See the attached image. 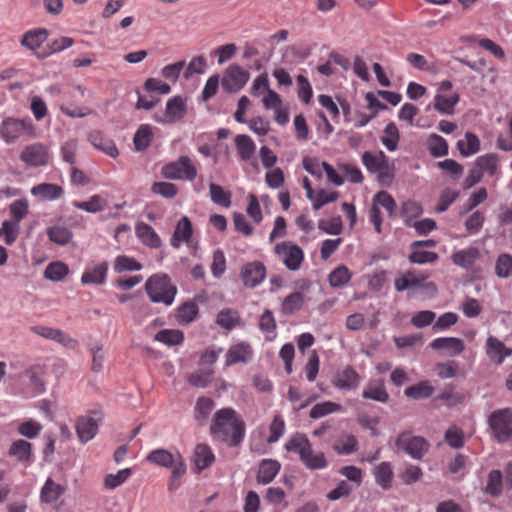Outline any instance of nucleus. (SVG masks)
Segmentation results:
<instances>
[{
  "label": "nucleus",
  "instance_id": "1",
  "mask_svg": "<svg viewBox=\"0 0 512 512\" xmlns=\"http://www.w3.org/2000/svg\"><path fill=\"white\" fill-rule=\"evenodd\" d=\"M209 430L214 439L226 443L229 447L240 445L245 437L244 421L229 407L215 412Z\"/></svg>",
  "mask_w": 512,
  "mask_h": 512
},
{
  "label": "nucleus",
  "instance_id": "2",
  "mask_svg": "<svg viewBox=\"0 0 512 512\" xmlns=\"http://www.w3.org/2000/svg\"><path fill=\"white\" fill-rule=\"evenodd\" d=\"M288 452L297 454L303 465L309 470H322L328 466L323 452L314 453L312 444L305 434L296 433L285 443Z\"/></svg>",
  "mask_w": 512,
  "mask_h": 512
},
{
  "label": "nucleus",
  "instance_id": "3",
  "mask_svg": "<svg viewBox=\"0 0 512 512\" xmlns=\"http://www.w3.org/2000/svg\"><path fill=\"white\" fill-rule=\"evenodd\" d=\"M145 291L151 302L170 306L175 300L177 287L167 274H154L147 279Z\"/></svg>",
  "mask_w": 512,
  "mask_h": 512
},
{
  "label": "nucleus",
  "instance_id": "4",
  "mask_svg": "<svg viewBox=\"0 0 512 512\" xmlns=\"http://www.w3.org/2000/svg\"><path fill=\"white\" fill-rule=\"evenodd\" d=\"M36 136L35 126L30 117L14 118L7 117L0 124V137L7 143H13L19 138Z\"/></svg>",
  "mask_w": 512,
  "mask_h": 512
},
{
  "label": "nucleus",
  "instance_id": "5",
  "mask_svg": "<svg viewBox=\"0 0 512 512\" xmlns=\"http://www.w3.org/2000/svg\"><path fill=\"white\" fill-rule=\"evenodd\" d=\"M361 160L369 173L377 174L381 184L391 183L394 178V168L390 166L389 159L383 151L377 153L366 151L362 154Z\"/></svg>",
  "mask_w": 512,
  "mask_h": 512
},
{
  "label": "nucleus",
  "instance_id": "6",
  "mask_svg": "<svg viewBox=\"0 0 512 512\" xmlns=\"http://www.w3.org/2000/svg\"><path fill=\"white\" fill-rule=\"evenodd\" d=\"M395 446L414 460H421L430 449L426 438L413 435L409 431H403L397 436Z\"/></svg>",
  "mask_w": 512,
  "mask_h": 512
},
{
  "label": "nucleus",
  "instance_id": "7",
  "mask_svg": "<svg viewBox=\"0 0 512 512\" xmlns=\"http://www.w3.org/2000/svg\"><path fill=\"white\" fill-rule=\"evenodd\" d=\"M488 425L497 442H507L512 438V409L502 408L493 411L488 417Z\"/></svg>",
  "mask_w": 512,
  "mask_h": 512
},
{
  "label": "nucleus",
  "instance_id": "8",
  "mask_svg": "<svg viewBox=\"0 0 512 512\" xmlns=\"http://www.w3.org/2000/svg\"><path fill=\"white\" fill-rule=\"evenodd\" d=\"M161 173L166 179L194 181L198 171L192 159L183 155L164 165Z\"/></svg>",
  "mask_w": 512,
  "mask_h": 512
},
{
  "label": "nucleus",
  "instance_id": "9",
  "mask_svg": "<svg viewBox=\"0 0 512 512\" xmlns=\"http://www.w3.org/2000/svg\"><path fill=\"white\" fill-rule=\"evenodd\" d=\"M274 253L289 271L299 270L305 259L303 249L291 241L277 243Z\"/></svg>",
  "mask_w": 512,
  "mask_h": 512
},
{
  "label": "nucleus",
  "instance_id": "10",
  "mask_svg": "<svg viewBox=\"0 0 512 512\" xmlns=\"http://www.w3.org/2000/svg\"><path fill=\"white\" fill-rule=\"evenodd\" d=\"M250 74L237 64L229 65L221 79V86L227 93L240 91L249 81Z\"/></svg>",
  "mask_w": 512,
  "mask_h": 512
},
{
  "label": "nucleus",
  "instance_id": "11",
  "mask_svg": "<svg viewBox=\"0 0 512 512\" xmlns=\"http://www.w3.org/2000/svg\"><path fill=\"white\" fill-rule=\"evenodd\" d=\"M19 158L28 167L37 168L46 166L50 162L51 155L46 145L37 142L25 146Z\"/></svg>",
  "mask_w": 512,
  "mask_h": 512
},
{
  "label": "nucleus",
  "instance_id": "12",
  "mask_svg": "<svg viewBox=\"0 0 512 512\" xmlns=\"http://www.w3.org/2000/svg\"><path fill=\"white\" fill-rule=\"evenodd\" d=\"M266 266L261 261H251L244 264L239 273V277L246 288L258 287L266 278Z\"/></svg>",
  "mask_w": 512,
  "mask_h": 512
},
{
  "label": "nucleus",
  "instance_id": "13",
  "mask_svg": "<svg viewBox=\"0 0 512 512\" xmlns=\"http://www.w3.org/2000/svg\"><path fill=\"white\" fill-rule=\"evenodd\" d=\"M360 383L361 376L350 365L345 366L342 370L337 371L332 380L333 386L342 391L356 390Z\"/></svg>",
  "mask_w": 512,
  "mask_h": 512
},
{
  "label": "nucleus",
  "instance_id": "14",
  "mask_svg": "<svg viewBox=\"0 0 512 512\" xmlns=\"http://www.w3.org/2000/svg\"><path fill=\"white\" fill-rule=\"evenodd\" d=\"M101 421V416L92 417L90 415L80 416L76 420V433L81 443L85 444L96 436Z\"/></svg>",
  "mask_w": 512,
  "mask_h": 512
},
{
  "label": "nucleus",
  "instance_id": "15",
  "mask_svg": "<svg viewBox=\"0 0 512 512\" xmlns=\"http://www.w3.org/2000/svg\"><path fill=\"white\" fill-rule=\"evenodd\" d=\"M186 103L181 96H174L166 103L165 114L163 118H155L159 123L170 124L180 121L186 114Z\"/></svg>",
  "mask_w": 512,
  "mask_h": 512
},
{
  "label": "nucleus",
  "instance_id": "16",
  "mask_svg": "<svg viewBox=\"0 0 512 512\" xmlns=\"http://www.w3.org/2000/svg\"><path fill=\"white\" fill-rule=\"evenodd\" d=\"M108 269L107 261L87 266L81 276V283L84 285H103L106 282Z\"/></svg>",
  "mask_w": 512,
  "mask_h": 512
},
{
  "label": "nucleus",
  "instance_id": "17",
  "mask_svg": "<svg viewBox=\"0 0 512 512\" xmlns=\"http://www.w3.org/2000/svg\"><path fill=\"white\" fill-rule=\"evenodd\" d=\"M486 354L492 362L500 365L506 357L512 355V349L506 347L498 338L489 336L486 341Z\"/></svg>",
  "mask_w": 512,
  "mask_h": 512
},
{
  "label": "nucleus",
  "instance_id": "18",
  "mask_svg": "<svg viewBox=\"0 0 512 512\" xmlns=\"http://www.w3.org/2000/svg\"><path fill=\"white\" fill-rule=\"evenodd\" d=\"M8 456L27 467L33 462L32 444L23 439L15 440L10 445Z\"/></svg>",
  "mask_w": 512,
  "mask_h": 512
},
{
  "label": "nucleus",
  "instance_id": "19",
  "mask_svg": "<svg viewBox=\"0 0 512 512\" xmlns=\"http://www.w3.org/2000/svg\"><path fill=\"white\" fill-rule=\"evenodd\" d=\"M253 355V349L248 342H240L229 348L226 353V365L247 363Z\"/></svg>",
  "mask_w": 512,
  "mask_h": 512
},
{
  "label": "nucleus",
  "instance_id": "20",
  "mask_svg": "<svg viewBox=\"0 0 512 512\" xmlns=\"http://www.w3.org/2000/svg\"><path fill=\"white\" fill-rule=\"evenodd\" d=\"M361 396L364 399L380 403H387L390 399L389 393L387 392L385 383L382 379L369 381L363 389Z\"/></svg>",
  "mask_w": 512,
  "mask_h": 512
},
{
  "label": "nucleus",
  "instance_id": "21",
  "mask_svg": "<svg viewBox=\"0 0 512 512\" xmlns=\"http://www.w3.org/2000/svg\"><path fill=\"white\" fill-rule=\"evenodd\" d=\"M427 278V274L409 270L395 279L394 287L397 292H403L412 288L419 289L422 285V281L427 280Z\"/></svg>",
  "mask_w": 512,
  "mask_h": 512
},
{
  "label": "nucleus",
  "instance_id": "22",
  "mask_svg": "<svg viewBox=\"0 0 512 512\" xmlns=\"http://www.w3.org/2000/svg\"><path fill=\"white\" fill-rule=\"evenodd\" d=\"M281 469V464L275 459H262L259 463L256 480L259 484L271 483Z\"/></svg>",
  "mask_w": 512,
  "mask_h": 512
},
{
  "label": "nucleus",
  "instance_id": "23",
  "mask_svg": "<svg viewBox=\"0 0 512 512\" xmlns=\"http://www.w3.org/2000/svg\"><path fill=\"white\" fill-rule=\"evenodd\" d=\"M192 462L197 472L210 467L215 462V455L208 444H197L193 456Z\"/></svg>",
  "mask_w": 512,
  "mask_h": 512
},
{
  "label": "nucleus",
  "instance_id": "24",
  "mask_svg": "<svg viewBox=\"0 0 512 512\" xmlns=\"http://www.w3.org/2000/svg\"><path fill=\"white\" fill-rule=\"evenodd\" d=\"M429 346L433 350H445L450 356H457L465 349L463 340L456 337H439L434 339Z\"/></svg>",
  "mask_w": 512,
  "mask_h": 512
},
{
  "label": "nucleus",
  "instance_id": "25",
  "mask_svg": "<svg viewBox=\"0 0 512 512\" xmlns=\"http://www.w3.org/2000/svg\"><path fill=\"white\" fill-rule=\"evenodd\" d=\"M31 194L42 201H53L64 195L63 188L54 183H40L31 189Z\"/></svg>",
  "mask_w": 512,
  "mask_h": 512
},
{
  "label": "nucleus",
  "instance_id": "26",
  "mask_svg": "<svg viewBox=\"0 0 512 512\" xmlns=\"http://www.w3.org/2000/svg\"><path fill=\"white\" fill-rule=\"evenodd\" d=\"M49 32L46 28H34L26 31L20 40L23 47L36 51L48 39Z\"/></svg>",
  "mask_w": 512,
  "mask_h": 512
},
{
  "label": "nucleus",
  "instance_id": "27",
  "mask_svg": "<svg viewBox=\"0 0 512 512\" xmlns=\"http://www.w3.org/2000/svg\"><path fill=\"white\" fill-rule=\"evenodd\" d=\"M90 143L98 150L104 152L112 158L119 155V151L113 140L105 137L100 131H92L89 134Z\"/></svg>",
  "mask_w": 512,
  "mask_h": 512
},
{
  "label": "nucleus",
  "instance_id": "28",
  "mask_svg": "<svg viewBox=\"0 0 512 512\" xmlns=\"http://www.w3.org/2000/svg\"><path fill=\"white\" fill-rule=\"evenodd\" d=\"M135 233L139 240L151 248H159L162 244L152 226L144 222H138L135 226Z\"/></svg>",
  "mask_w": 512,
  "mask_h": 512
},
{
  "label": "nucleus",
  "instance_id": "29",
  "mask_svg": "<svg viewBox=\"0 0 512 512\" xmlns=\"http://www.w3.org/2000/svg\"><path fill=\"white\" fill-rule=\"evenodd\" d=\"M479 256L480 252L478 248L468 247L467 249L454 252L451 256V260L455 265L469 270L473 267Z\"/></svg>",
  "mask_w": 512,
  "mask_h": 512
},
{
  "label": "nucleus",
  "instance_id": "30",
  "mask_svg": "<svg viewBox=\"0 0 512 512\" xmlns=\"http://www.w3.org/2000/svg\"><path fill=\"white\" fill-rule=\"evenodd\" d=\"M65 487L56 483L52 478H47L40 491V499L44 503L57 501L64 493Z\"/></svg>",
  "mask_w": 512,
  "mask_h": 512
},
{
  "label": "nucleus",
  "instance_id": "31",
  "mask_svg": "<svg viewBox=\"0 0 512 512\" xmlns=\"http://www.w3.org/2000/svg\"><path fill=\"white\" fill-rule=\"evenodd\" d=\"M193 233L191 220L187 216H183L180 221L177 223L172 239L171 245L173 247H179L180 242H188Z\"/></svg>",
  "mask_w": 512,
  "mask_h": 512
},
{
  "label": "nucleus",
  "instance_id": "32",
  "mask_svg": "<svg viewBox=\"0 0 512 512\" xmlns=\"http://www.w3.org/2000/svg\"><path fill=\"white\" fill-rule=\"evenodd\" d=\"M375 482L383 489L389 490L392 487L394 473L390 462H381L373 471Z\"/></svg>",
  "mask_w": 512,
  "mask_h": 512
},
{
  "label": "nucleus",
  "instance_id": "33",
  "mask_svg": "<svg viewBox=\"0 0 512 512\" xmlns=\"http://www.w3.org/2000/svg\"><path fill=\"white\" fill-rule=\"evenodd\" d=\"M456 146L461 156L469 157L479 152L480 140L475 133L466 132L465 138L458 140Z\"/></svg>",
  "mask_w": 512,
  "mask_h": 512
},
{
  "label": "nucleus",
  "instance_id": "34",
  "mask_svg": "<svg viewBox=\"0 0 512 512\" xmlns=\"http://www.w3.org/2000/svg\"><path fill=\"white\" fill-rule=\"evenodd\" d=\"M154 341L172 347L184 342V333L179 329H162L154 335Z\"/></svg>",
  "mask_w": 512,
  "mask_h": 512
},
{
  "label": "nucleus",
  "instance_id": "35",
  "mask_svg": "<svg viewBox=\"0 0 512 512\" xmlns=\"http://www.w3.org/2000/svg\"><path fill=\"white\" fill-rule=\"evenodd\" d=\"M235 146L241 160L248 161L255 153L256 145L252 138L246 134L235 137Z\"/></svg>",
  "mask_w": 512,
  "mask_h": 512
},
{
  "label": "nucleus",
  "instance_id": "36",
  "mask_svg": "<svg viewBox=\"0 0 512 512\" xmlns=\"http://www.w3.org/2000/svg\"><path fill=\"white\" fill-rule=\"evenodd\" d=\"M459 99L460 96L457 93H454L450 97L437 93L434 97V108L441 114L452 115Z\"/></svg>",
  "mask_w": 512,
  "mask_h": 512
},
{
  "label": "nucleus",
  "instance_id": "37",
  "mask_svg": "<svg viewBox=\"0 0 512 512\" xmlns=\"http://www.w3.org/2000/svg\"><path fill=\"white\" fill-rule=\"evenodd\" d=\"M433 392L434 387L428 381H420L404 390L405 396L414 400L427 399Z\"/></svg>",
  "mask_w": 512,
  "mask_h": 512
},
{
  "label": "nucleus",
  "instance_id": "38",
  "mask_svg": "<svg viewBox=\"0 0 512 512\" xmlns=\"http://www.w3.org/2000/svg\"><path fill=\"white\" fill-rule=\"evenodd\" d=\"M198 312L199 309L195 302H184L176 310V320L179 324H189L195 320Z\"/></svg>",
  "mask_w": 512,
  "mask_h": 512
},
{
  "label": "nucleus",
  "instance_id": "39",
  "mask_svg": "<svg viewBox=\"0 0 512 512\" xmlns=\"http://www.w3.org/2000/svg\"><path fill=\"white\" fill-rule=\"evenodd\" d=\"M427 149L431 156L438 158L448 154L449 146L446 139L433 133L427 139Z\"/></svg>",
  "mask_w": 512,
  "mask_h": 512
},
{
  "label": "nucleus",
  "instance_id": "40",
  "mask_svg": "<svg viewBox=\"0 0 512 512\" xmlns=\"http://www.w3.org/2000/svg\"><path fill=\"white\" fill-rule=\"evenodd\" d=\"M73 44V38L66 36L59 37L57 39L52 40L43 52L37 54V57L41 59L47 58L52 54H56L70 48L71 46H73Z\"/></svg>",
  "mask_w": 512,
  "mask_h": 512
},
{
  "label": "nucleus",
  "instance_id": "41",
  "mask_svg": "<svg viewBox=\"0 0 512 512\" xmlns=\"http://www.w3.org/2000/svg\"><path fill=\"white\" fill-rule=\"evenodd\" d=\"M305 302L302 292H293L287 295L282 302L281 311L284 315H291L299 311Z\"/></svg>",
  "mask_w": 512,
  "mask_h": 512
},
{
  "label": "nucleus",
  "instance_id": "42",
  "mask_svg": "<svg viewBox=\"0 0 512 512\" xmlns=\"http://www.w3.org/2000/svg\"><path fill=\"white\" fill-rule=\"evenodd\" d=\"M358 440L354 435L346 434L341 436L333 445V449L340 455H350L358 451Z\"/></svg>",
  "mask_w": 512,
  "mask_h": 512
},
{
  "label": "nucleus",
  "instance_id": "43",
  "mask_svg": "<svg viewBox=\"0 0 512 512\" xmlns=\"http://www.w3.org/2000/svg\"><path fill=\"white\" fill-rule=\"evenodd\" d=\"M146 460L157 466L171 468L176 461V456L166 449H155L147 455Z\"/></svg>",
  "mask_w": 512,
  "mask_h": 512
},
{
  "label": "nucleus",
  "instance_id": "44",
  "mask_svg": "<svg viewBox=\"0 0 512 512\" xmlns=\"http://www.w3.org/2000/svg\"><path fill=\"white\" fill-rule=\"evenodd\" d=\"M503 491V475L500 470H491L487 477L485 492L492 497H499Z\"/></svg>",
  "mask_w": 512,
  "mask_h": 512
},
{
  "label": "nucleus",
  "instance_id": "45",
  "mask_svg": "<svg viewBox=\"0 0 512 512\" xmlns=\"http://www.w3.org/2000/svg\"><path fill=\"white\" fill-rule=\"evenodd\" d=\"M69 273L67 264L61 261H55L47 265L44 271V277L50 281L58 282L63 280Z\"/></svg>",
  "mask_w": 512,
  "mask_h": 512
},
{
  "label": "nucleus",
  "instance_id": "46",
  "mask_svg": "<svg viewBox=\"0 0 512 512\" xmlns=\"http://www.w3.org/2000/svg\"><path fill=\"white\" fill-rule=\"evenodd\" d=\"M399 140L400 134L396 124L393 122L388 123L384 129V135L381 137L382 144L388 151L393 152L397 150Z\"/></svg>",
  "mask_w": 512,
  "mask_h": 512
},
{
  "label": "nucleus",
  "instance_id": "47",
  "mask_svg": "<svg viewBox=\"0 0 512 512\" xmlns=\"http://www.w3.org/2000/svg\"><path fill=\"white\" fill-rule=\"evenodd\" d=\"M209 190L210 198L213 203L225 208H229L231 206L232 194L230 191H226L222 186L215 183L209 184Z\"/></svg>",
  "mask_w": 512,
  "mask_h": 512
},
{
  "label": "nucleus",
  "instance_id": "48",
  "mask_svg": "<svg viewBox=\"0 0 512 512\" xmlns=\"http://www.w3.org/2000/svg\"><path fill=\"white\" fill-rule=\"evenodd\" d=\"M47 236L50 241L58 245L64 246L72 240L73 233L67 227L52 226L47 228Z\"/></svg>",
  "mask_w": 512,
  "mask_h": 512
},
{
  "label": "nucleus",
  "instance_id": "49",
  "mask_svg": "<svg viewBox=\"0 0 512 512\" xmlns=\"http://www.w3.org/2000/svg\"><path fill=\"white\" fill-rule=\"evenodd\" d=\"M216 323L223 329L232 330L240 323V316L235 310L223 309L217 314Z\"/></svg>",
  "mask_w": 512,
  "mask_h": 512
},
{
  "label": "nucleus",
  "instance_id": "50",
  "mask_svg": "<svg viewBox=\"0 0 512 512\" xmlns=\"http://www.w3.org/2000/svg\"><path fill=\"white\" fill-rule=\"evenodd\" d=\"M106 201L100 195H93L87 201H74L73 206L88 213H97L106 207Z\"/></svg>",
  "mask_w": 512,
  "mask_h": 512
},
{
  "label": "nucleus",
  "instance_id": "51",
  "mask_svg": "<svg viewBox=\"0 0 512 512\" xmlns=\"http://www.w3.org/2000/svg\"><path fill=\"white\" fill-rule=\"evenodd\" d=\"M153 138L151 127L142 124L136 131L133 139L134 147L137 151H144L149 147Z\"/></svg>",
  "mask_w": 512,
  "mask_h": 512
},
{
  "label": "nucleus",
  "instance_id": "52",
  "mask_svg": "<svg viewBox=\"0 0 512 512\" xmlns=\"http://www.w3.org/2000/svg\"><path fill=\"white\" fill-rule=\"evenodd\" d=\"M341 409L342 406L340 404L331 401H325L314 405L309 412V417L311 419H319L332 413L339 412Z\"/></svg>",
  "mask_w": 512,
  "mask_h": 512
},
{
  "label": "nucleus",
  "instance_id": "53",
  "mask_svg": "<svg viewBox=\"0 0 512 512\" xmlns=\"http://www.w3.org/2000/svg\"><path fill=\"white\" fill-rule=\"evenodd\" d=\"M499 156L495 153H487L485 155L479 156L475 163L482 173L483 171L487 172L490 176H493L498 168Z\"/></svg>",
  "mask_w": 512,
  "mask_h": 512
},
{
  "label": "nucleus",
  "instance_id": "54",
  "mask_svg": "<svg viewBox=\"0 0 512 512\" xmlns=\"http://www.w3.org/2000/svg\"><path fill=\"white\" fill-rule=\"evenodd\" d=\"M495 274L502 279L512 276V255L502 253L497 257L495 262Z\"/></svg>",
  "mask_w": 512,
  "mask_h": 512
},
{
  "label": "nucleus",
  "instance_id": "55",
  "mask_svg": "<svg viewBox=\"0 0 512 512\" xmlns=\"http://www.w3.org/2000/svg\"><path fill=\"white\" fill-rule=\"evenodd\" d=\"M351 276L350 270L346 266L340 265L331 271L328 279L332 287L340 288L350 281Z\"/></svg>",
  "mask_w": 512,
  "mask_h": 512
},
{
  "label": "nucleus",
  "instance_id": "56",
  "mask_svg": "<svg viewBox=\"0 0 512 512\" xmlns=\"http://www.w3.org/2000/svg\"><path fill=\"white\" fill-rule=\"evenodd\" d=\"M373 205L376 207H383L390 217H393L397 208L396 201L394 198L386 191H380L376 193L373 197Z\"/></svg>",
  "mask_w": 512,
  "mask_h": 512
},
{
  "label": "nucleus",
  "instance_id": "57",
  "mask_svg": "<svg viewBox=\"0 0 512 512\" xmlns=\"http://www.w3.org/2000/svg\"><path fill=\"white\" fill-rule=\"evenodd\" d=\"M411 252L408 256V260L412 264H427V263H435L439 256L436 252L432 251H422L419 248L410 249Z\"/></svg>",
  "mask_w": 512,
  "mask_h": 512
},
{
  "label": "nucleus",
  "instance_id": "58",
  "mask_svg": "<svg viewBox=\"0 0 512 512\" xmlns=\"http://www.w3.org/2000/svg\"><path fill=\"white\" fill-rule=\"evenodd\" d=\"M213 379L212 369H199L188 376V382L195 387L205 388Z\"/></svg>",
  "mask_w": 512,
  "mask_h": 512
},
{
  "label": "nucleus",
  "instance_id": "59",
  "mask_svg": "<svg viewBox=\"0 0 512 512\" xmlns=\"http://www.w3.org/2000/svg\"><path fill=\"white\" fill-rule=\"evenodd\" d=\"M422 206L416 201H406L401 207V216L406 226H411L413 219L422 214Z\"/></svg>",
  "mask_w": 512,
  "mask_h": 512
},
{
  "label": "nucleus",
  "instance_id": "60",
  "mask_svg": "<svg viewBox=\"0 0 512 512\" xmlns=\"http://www.w3.org/2000/svg\"><path fill=\"white\" fill-rule=\"evenodd\" d=\"M285 432V421L280 414H276L269 426V436L267 442L269 444L277 442Z\"/></svg>",
  "mask_w": 512,
  "mask_h": 512
},
{
  "label": "nucleus",
  "instance_id": "61",
  "mask_svg": "<svg viewBox=\"0 0 512 512\" xmlns=\"http://www.w3.org/2000/svg\"><path fill=\"white\" fill-rule=\"evenodd\" d=\"M142 269V265L132 257L125 255L117 256L114 262V270L117 273L125 271H139Z\"/></svg>",
  "mask_w": 512,
  "mask_h": 512
},
{
  "label": "nucleus",
  "instance_id": "62",
  "mask_svg": "<svg viewBox=\"0 0 512 512\" xmlns=\"http://www.w3.org/2000/svg\"><path fill=\"white\" fill-rule=\"evenodd\" d=\"M10 214L13 218L12 221L20 223L24 218L27 217L29 212V203L25 198L14 201L9 206Z\"/></svg>",
  "mask_w": 512,
  "mask_h": 512
},
{
  "label": "nucleus",
  "instance_id": "63",
  "mask_svg": "<svg viewBox=\"0 0 512 512\" xmlns=\"http://www.w3.org/2000/svg\"><path fill=\"white\" fill-rule=\"evenodd\" d=\"M445 442L454 449H459L464 446V433L463 431L456 427L451 426L449 427L444 435Z\"/></svg>",
  "mask_w": 512,
  "mask_h": 512
},
{
  "label": "nucleus",
  "instance_id": "64",
  "mask_svg": "<svg viewBox=\"0 0 512 512\" xmlns=\"http://www.w3.org/2000/svg\"><path fill=\"white\" fill-rule=\"evenodd\" d=\"M423 476L421 467L413 464H408L404 471L399 474L401 481L405 485H412L418 482Z\"/></svg>",
  "mask_w": 512,
  "mask_h": 512
}]
</instances>
